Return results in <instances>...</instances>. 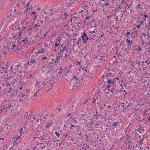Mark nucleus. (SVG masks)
Returning <instances> with one entry per match:
<instances>
[{
  "label": "nucleus",
  "instance_id": "f257e3e1",
  "mask_svg": "<svg viewBox=\"0 0 150 150\" xmlns=\"http://www.w3.org/2000/svg\"><path fill=\"white\" fill-rule=\"evenodd\" d=\"M40 85H39L38 86H39L40 88H41L40 89L42 91H45V88L46 87L47 88V84L45 82H39Z\"/></svg>",
  "mask_w": 150,
  "mask_h": 150
},
{
  "label": "nucleus",
  "instance_id": "f03ea898",
  "mask_svg": "<svg viewBox=\"0 0 150 150\" xmlns=\"http://www.w3.org/2000/svg\"><path fill=\"white\" fill-rule=\"evenodd\" d=\"M81 38H82V41L83 42L86 43L87 40H89V38L86 33L85 31L81 35Z\"/></svg>",
  "mask_w": 150,
  "mask_h": 150
},
{
  "label": "nucleus",
  "instance_id": "7ed1b4c3",
  "mask_svg": "<svg viewBox=\"0 0 150 150\" xmlns=\"http://www.w3.org/2000/svg\"><path fill=\"white\" fill-rule=\"evenodd\" d=\"M87 2L88 4V5L90 6L91 5L93 6V3H95V2H94L93 1L91 0H86L84 2V4Z\"/></svg>",
  "mask_w": 150,
  "mask_h": 150
},
{
  "label": "nucleus",
  "instance_id": "20e7f679",
  "mask_svg": "<svg viewBox=\"0 0 150 150\" xmlns=\"http://www.w3.org/2000/svg\"><path fill=\"white\" fill-rule=\"evenodd\" d=\"M29 64L30 66H32L33 65H36L37 64V62L36 61L35 59L34 60H30V61Z\"/></svg>",
  "mask_w": 150,
  "mask_h": 150
},
{
  "label": "nucleus",
  "instance_id": "39448f33",
  "mask_svg": "<svg viewBox=\"0 0 150 150\" xmlns=\"http://www.w3.org/2000/svg\"><path fill=\"white\" fill-rule=\"evenodd\" d=\"M54 64V63L52 62H50V63L48 64V68L50 70V69L52 68L53 67V64Z\"/></svg>",
  "mask_w": 150,
  "mask_h": 150
},
{
  "label": "nucleus",
  "instance_id": "423d86ee",
  "mask_svg": "<svg viewBox=\"0 0 150 150\" xmlns=\"http://www.w3.org/2000/svg\"><path fill=\"white\" fill-rule=\"evenodd\" d=\"M120 106H121V107L123 109H124L125 110H126V107H127V105L126 104L124 105V103H121L120 104Z\"/></svg>",
  "mask_w": 150,
  "mask_h": 150
},
{
  "label": "nucleus",
  "instance_id": "0eeeda50",
  "mask_svg": "<svg viewBox=\"0 0 150 150\" xmlns=\"http://www.w3.org/2000/svg\"><path fill=\"white\" fill-rule=\"evenodd\" d=\"M127 140L128 141V143L127 144L128 145V148L129 149L130 148V145L132 143V142L130 140V139L129 138H128L127 139Z\"/></svg>",
  "mask_w": 150,
  "mask_h": 150
},
{
  "label": "nucleus",
  "instance_id": "6e6552de",
  "mask_svg": "<svg viewBox=\"0 0 150 150\" xmlns=\"http://www.w3.org/2000/svg\"><path fill=\"white\" fill-rule=\"evenodd\" d=\"M26 126H23V127L20 130V132L21 133V134L22 133H24L25 129Z\"/></svg>",
  "mask_w": 150,
  "mask_h": 150
},
{
  "label": "nucleus",
  "instance_id": "1a4fd4ad",
  "mask_svg": "<svg viewBox=\"0 0 150 150\" xmlns=\"http://www.w3.org/2000/svg\"><path fill=\"white\" fill-rule=\"evenodd\" d=\"M119 123L120 122H114L112 126L113 127H116L120 125Z\"/></svg>",
  "mask_w": 150,
  "mask_h": 150
},
{
  "label": "nucleus",
  "instance_id": "9d476101",
  "mask_svg": "<svg viewBox=\"0 0 150 150\" xmlns=\"http://www.w3.org/2000/svg\"><path fill=\"white\" fill-rule=\"evenodd\" d=\"M81 112L82 114L81 118H83V120H84L85 119V118L84 117L86 115V114L85 112L83 111H82Z\"/></svg>",
  "mask_w": 150,
  "mask_h": 150
},
{
  "label": "nucleus",
  "instance_id": "9b49d317",
  "mask_svg": "<svg viewBox=\"0 0 150 150\" xmlns=\"http://www.w3.org/2000/svg\"><path fill=\"white\" fill-rule=\"evenodd\" d=\"M66 105L69 106V107H74L73 103H71L69 102H68L67 103Z\"/></svg>",
  "mask_w": 150,
  "mask_h": 150
},
{
  "label": "nucleus",
  "instance_id": "f8f14e48",
  "mask_svg": "<svg viewBox=\"0 0 150 150\" xmlns=\"http://www.w3.org/2000/svg\"><path fill=\"white\" fill-rule=\"evenodd\" d=\"M107 79L108 80L107 81V83H108V85H110L113 83L114 80H111L110 79H108V78H107Z\"/></svg>",
  "mask_w": 150,
  "mask_h": 150
},
{
  "label": "nucleus",
  "instance_id": "ddd939ff",
  "mask_svg": "<svg viewBox=\"0 0 150 150\" xmlns=\"http://www.w3.org/2000/svg\"><path fill=\"white\" fill-rule=\"evenodd\" d=\"M33 124L32 123L31 125L33 126L34 128L36 129L38 127H39V125L37 124V123L34 124L33 125Z\"/></svg>",
  "mask_w": 150,
  "mask_h": 150
},
{
  "label": "nucleus",
  "instance_id": "4468645a",
  "mask_svg": "<svg viewBox=\"0 0 150 150\" xmlns=\"http://www.w3.org/2000/svg\"><path fill=\"white\" fill-rule=\"evenodd\" d=\"M83 5H84L85 6V7L86 8H84V10H86V9H88V6H87V5H88V3L85 4H85L83 3Z\"/></svg>",
  "mask_w": 150,
  "mask_h": 150
},
{
  "label": "nucleus",
  "instance_id": "2eb2a0df",
  "mask_svg": "<svg viewBox=\"0 0 150 150\" xmlns=\"http://www.w3.org/2000/svg\"><path fill=\"white\" fill-rule=\"evenodd\" d=\"M72 120L73 121H71V122H72L73 124H74L75 123H76L77 122V121L75 120V118H73Z\"/></svg>",
  "mask_w": 150,
  "mask_h": 150
},
{
  "label": "nucleus",
  "instance_id": "dca6fc26",
  "mask_svg": "<svg viewBox=\"0 0 150 150\" xmlns=\"http://www.w3.org/2000/svg\"><path fill=\"white\" fill-rule=\"evenodd\" d=\"M62 57V56H59V55L58 54V56H57L56 58V60L57 61L58 60V59L60 58V57Z\"/></svg>",
  "mask_w": 150,
  "mask_h": 150
},
{
  "label": "nucleus",
  "instance_id": "f3484780",
  "mask_svg": "<svg viewBox=\"0 0 150 150\" xmlns=\"http://www.w3.org/2000/svg\"><path fill=\"white\" fill-rule=\"evenodd\" d=\"M44 52H45V51L43 49H41V50H40V51H39L38 52V53L39 54V53H43Z\"/></svg>",
  "mask_w": 150,
  "mask_h": 150
},
{
  "label": "nucleus",
  "instance_id": "a211bd4d",
  "mask_svg": "<svg viewBox=\"0 0 150 150\" xmlns=\"http://www.w3.org/2000/svg\"><path fill=\"white\" fill-rule=\"evenodd\" d=\"M60 51L59 52L58 54L59 55H60L61 54H62V53L64 51L62 50H61V49H60Z\"/></svg>",
  "mask_w": 150,
  "mask_h": 150
},
{
  "label": "nucleus",
  "instance_id": "6ab92c4d",
  "mask_svg": "<svg viewBox=\"0 0 150 150\" xmlns=\"http://www.w3.org/2000/svg\"><path fill=\"white\" fill-rule=\"evenodd\" d=\"M66 45H65V46L63 47V49L62 50L64 51H66L67 50V49H66Z\"/></svg>",
  "mask_w": 150,
  "mask_h": 150
},
{
  "label": "nucleus",
  "instance_id": "aec40b11",
  "mask_svg": "<svg viewBox=\"0 0 150 150\" xmlns=\"http://www.w3.org/2000/svg\"><path fill=\"white\" fill-rule=\"evenodd\" d=\"M64 17H62V19H65L66 17L68 15L67 13H64Z\"/></svg>",
  "mask_w": 150,
  "mask_h": 150
},
{
  "label": "nucleus",
  "instance_id": "412c9836",
  "mask_svg": "<svg viewBox=\"0 0 150 150\" xmlns=\"http://www.w3.org/2000/svg\"><path fill=\"white\" fill-rule=\"evenodd\" d=\"M55 134L58 137H59L60 135V134H59V133L57 132H56L55 133Z\"/></svg>",
  "mask_w": 150,
  "mask_h": 150
},
{
  "label": "nucleus",
  "instance_id": "4be33fe9",
  "mask_svg": "<svg viewBox=\"0 0 150 150\" xmlns=\"http://www.w3.org/2000/svg\"><path fill=\"white\" fill-rule=\"evenodd\" d=\"M127 41H126V42H127L128 43H132V41L130 42V40H129L128 39H127Z\"/></svg>",
  "mask_w": 150,
  "mask_h": 150
},
{
  "label": "nucleus",
  "instance_id": "5701e85b",
  "mask_svg": "<svg viewBox=\"0 0 150 150\" xmlns=\"http://www.w3.org/2000/svg\"><path fill=\"white\" fill-rule=\"evenodd\" d=\"M110 85H107V87L106 88V89H108V91H110V89H109V88L110 87Z\"/></svg>",
  "mask_w": 150,
  "mask_h": 150
},
{
  "label": "nucleus",
  "instance_id": "b1692460",
  "mask_svg": "<svg viewBox=\"0 0 150 150\" xmlns=\"http://www.w3.org/2000/svg\"><path fill=\"white\" fill-rule=\"evenodd\" d=\"M141 50V47H139V48H136L135 49H134V50L139 51H140Z\"/></svg>",
  "mask_w": 150,
  "mask_h": 150
},
{
  "label": "nucleus",
  "instance_id": "393cba45",
  "mask_svg": "<svg viewBox=\"0 0 150 150\" xmlns=\"http://www.w3.org/2000/svg\"><path fill=\"white\" fill-rule=\"evenodd\" d=\"M116 81H113V83H112V84L113 87H115V86L116 84L115 83V82Z\"/></svg>",
  "mask_w": 150,
  "mask_h": 150
},
{
  "label": "nucleus",
  "instance_id": "a878e982",
  "mask_svg": "<svg viewBox=\"0 0 150 150\" xmlns=\"http://www.w3.org/2000/svg\"><path fill=\"white\" fill-rule=\"evenodd\" d=\"M74 78H75L76 79V80H78L79 79V78L77 77H76V76H74L72 77V79H74Z\"/></svg>",
  "mask_w": 150,
  "mask_h": 150
},
{
  "label": "nucleus",
  "instance_id": "bb28decb",
  "mask_svg": "<svg viewBox=\"0 0 150 150\" xmlns=\"http://www.w3.org/2000/svg\"><path fill=\"white\" fill-rule=\"evenodd\" d=\"M47 59V57H42L41 59V61H42V60L46 59Z\"/></svg>",
  "mask_w": 150,
  "mask_h": 150
},
{
  "label": "nucleus",
  "instance_id": "cd10ccee",
  "mask_svg": "<svg viewBox=\"0 0 150 150\" xmlns=\"http://www.w3.org/2000/svg\"><path fill=\"white\" fill-rule=\"evenodd\" d=\"M45 136L44 135H43V136H41L40 137V139L41 140H43V139H45Z\"/></svg>",
  "mask_w": 150,
  "mask_h": 150
},
{
  "label": "nucleus",
  "instance_id": "c85d7f7f",
  "mask_svg": "<svg viewBox=\"0 0 150 150\" xmlns=\"http://www.w3.org/2000/svg\"><path fill=\"white\" fill-rule=\"evenodd\" d=\"M65 137L66 138H70V136H69V134H66L65 136Z\"/></svg>",
  "mask_w": 150,
  "mask_h": 150
},
{
  "label": "nucleus",
  "instance_id": "c756f323",
  "mask_svg": "<svg viewBox=\"0 0 150 150\" xmlns=\"http://www.w3.org/2000/svg\"><path fill=\"white\" fill-rule=\"evenodd\" d=\"M69 72V71H67L66 73H65V75L66 76H67L68 75V74Z\"/></svg>",
  "mask_w": 150,
  "mask_h": 150
},
{
  "label": "nucleus",
  "instance_id": "7c9ffc66",
  "mask_svg": "<svg viewBox=\"0 0 150 150\" xmlns=\"http://www.w3.org/2000/svg\"><path fill=\"white\" fill-rule=\"evenodd\" d=\"M16 46V45H12V48H10L12 50H13V48L15 47Z\"/></svg>",
  "mask_w": 150,
  "mask_h": 150
},
{
  "label": "nucleus",
  "instance_id": "2f4dec72",
  "mask_svg": "<svg viewBox=\"0 0 150 150\" xmlns=\"http://www.w3.org/2000/svg\"><path fill=\"white\" fill-rule=\"evenodd\" d=\"M122 6H120V5L119 6H118V9H119L120 8L121 9L122 8Z\"/></svg>",
  "mask_w": 150,
  "mask_h": 150
},
{
  "label": "nucleus",
  "instance_id": "473e14b6",
  "mask_svg": "<svg viewBox=\"0 0 150 150\" xmlns=\"http://www.w3.org/2000/svg\"><path fill=\"white\" fill-rule=\"evenodd\" d=\"M91 16H87L86 18V20H87V19H89L90 18H91Z\"/></svg>",
  "mask_w": 150,
  "mask_h": 150
},
{
  "label": "nucleus",
  "instance_id": "72a5a7b5",
  "mask_svg": "<svg viewBox=\"0 0 150 150\" xmlns=\"http://www.w3.org/2000/svg\"><path fill=\"white\" fill-rule=\"evenodd\" d=\"M103 58H104L105 59V57H100V58H99V60L101 59L102 60L103 59Z\"/></svg>",
  "mask_w": 150,
  "mask_h": 150
},
{
  "label": "nucleus",
  "instance_id": "f704fd0d",
  "mask_svg": "<svg viewBox=\"0 0 150 150\" xmlns=\"http://www.w3.org/2000/svg\"><path fill=\"white\" fill-rule=\"evenodd\" d=\"M59 45H61V46H59L58 47V49H61V47H63V46H62V45H61L60 43L59 44Z\"/></svg>",
  "mask_w": 150,
  "mask_h": 150
},
{
  "label": "nucleus",
  "instance_id": "c9c22d12",
  "mask_svg": "<svg viewBox=\"0 0 150 150\" xmlns=\"http://www.w3.org/2000/svg\"><path fill=\"white\" fill-rule=\"evenodd\" d=\"M81 38H80L78 40V42H77V44H78L79 41H81Z\"/></svg>",
  "mask_w": 150,
  "mask_h": 150
},
{
  "label": "nucleus",
  "instance_id": "e433bc0d",
  "mask_svg": "<svg viewBox=\"0 0 150 150\" xmlns=\"http://www.w3.org/2000/svg\"><path fill=\"white\" fill-rule=\"evenodd\" d=\"M40 26V25H37L36 24H35V25H34V26L33 27V28H34L35 27H37V26L38 27Z\"/></svg>",
  "mask_w": 150,
  "mask_h": 150
},
{
  "label": "nucleus",
  "instance_id": "4c0bfd02",
  "mask_svg": "<svg viewBox=\"0 0 150 150\" xmlns=\"http://www.w3.org/2000/svg\"><path fill=\"white\" fill-rule=\"evenodd\" d=\"M55 45L56 47H57L59 45V44L57 43L56 42L55 44Z\"/></svg>",
  "mask_w": 150,
  "mask_h": 150
},
{
  "label": "nucleus",
  "instance_id": "58836bf2",
  "mask_svg": "<svg viewBox=\"0 0 150 150\" xmlns=\"http://www.w3.org/2000/svg\"><path fill=\"white\" fill-rule=\"evenodd\" d=\"M19 33V34H18V35H19V37H20L21 36V35H22V34H21V32H19L18 33Z\"/></svg>",
  "mask_w": 150,
  "mask_h": 150
},
{
  "label": "nucleus",
  "instance_id": "ea45409f",
  "mask_svg": "<svg viewBox=\"0 0 150 150\" xmlns=\"http://www.w3.org/2000/svg\"><path fill=\"white\" fill-rule=\"evenodd\" d=\"M47 33H45L44 35V36L43 37H42V38H41V39H42V38L43 39H44L45 38V36H46L47 35Z\"/></svg>",
  "mask_w": 150,
  "mask_h": 150
},
{
  "label": "nucleus",
  "instance_id": "a19ab883",
  "mask_svg": "<svg viewBox=\"0 0 150 150\" xmlns=\"http://www.w3.org/2000/svg\"><path fill=\"white\" fill-rule=\"evenodd\" d=\"M93 33H96V31L95 30H94L93 32L91 31V32H90V33H91V34H92ZM89 33H88V34H89Z\"/></svg>",
  "mask_w": 150,
  "mask_h": 150
},
{
  "label": "nucleus",
  "instance_id": "79ce46f5",
  "mask_svg": "<svg viewBox=\"0 0 150 150\" xmlns=\"http://www.w3.org/2000/svg\"><path fill=\"white\" fill-rule=\"evenodd\" d=\"M109 75H110V76L111 77V74H110V73H108L106 75V76H108Z\"/></svg>",
  "mask_w": 150,
  "mask_h": 150
},
{
  "label": "nucleus",
  "instance_id": "37998d69",
  "mask_svg": "<svg viewBox=\"0 0 150 150\" xmlns=\"http://www.w3.org/2000/svg\"><path fill=\"white\" fill-rule=\"evenodd\" d=\"M109 4V3H108V2H107L106 3H105L104 4V5L105 6H106L108 5Z\"/></svg>",
  "mask_w": 150,
  "mask_h": 150
},
{
  "label": "nucleus",
  "instance_id": "c03bdc74",
  "mask_svg": "<svg viewBox=\"0 0 150 150\" xmlns=\"http://www.w3.org/2000/svg\"><path fill=\"white\" fill-rule=\"evenodd\" d=\"M111 89H112L111 90H110L111 92H114V91H113V90L114 89V88H112Z\"/></svg>",
  "mask_w": 150,
  "mask_h": 150
},
{
  "label": "nucleus",
  "instance_id": "a18cd8bd",
  "mask_svg": "<svg viewBox=\"0 0 150 150\" xmlns=\"http://www.w3.org/2000/svg\"><path fill=\"white\" fill-rule=\"evenodd\" d=\"M132 6V5L131 4H130L128 6V8H127V9H128L129 8V7H130V6Z\"/></svg>",
  "mask_w": 150,
  "mask_h": 150
},
{
  "label": "nucleus",
  "instance_id": "49530a36",
  "mask_svg": "<svg viewBox=\"0 0 150 150\" xmlns=\"http://www.w3.org/2000/svg\"><path fill=\"white\" fill-rule=\"evenodd\" d=\"M117 79V80H118L119 79V78L118 77H116L115 78L113 79Z\"/></svg>",
  "mask_w": 150,
  "mask_h": 150
},
{
  "label": "nucleus",
  "instance_id": "de8ad7c7",
  "mask_svg": "<svg viewBox=\"0 0 150 150\" xmlns=\"http://www.w3.org/2000/svg\"><path fill=\"white\" fill-rule=\"evenodd\" d=\"M20 102H23V99L21 98L19 100Z\"/></svg>",
  "mask_w": 150,
  "mask_h": 150
},
{
  "label": "nucleus",
  "instance_id": "09e8293b",
  "mask_svg": "<svg viewBox=\"0 0 150 150\" xmlns=\"http://www.w3.org/2000/svg\"><path fill=\"white\" fill-rule=\"evenodd\" d=\"M141 24H140L139 25H137V28H140V27L141 26Z\"/></svg>",
  "mask_w": 150,
  "mask_h": 150
},
{
  "label": "nucleus",
  "instance_id": "8fccbe9b",
  "mask_svg": "<svg viewBox=\"0 0 150 150\" xmlns=\"http://www.w3.org/2000/svg\"><path fill=\"white\" fill-rule=\"evenodd\" d=\"M81 63V62H77L76 64V65H77L78 64H80Z\"/></svg>",
  "mask_w": 150,
  "mask_h": 150
},
{
  "label": "nucleus",
  "instance_id": "3c124183",
  "mask_svg": "<svg viewBox=\"0 0 150 150\" xmlns=\"http://www.w3.org/2000/svg\"><path fill=\"white\" fill-rule=\"evenodd\" d=\"M25 92H28L29 91V90L28 89H26L25 90Z\"/></svg>",
  "mask_w": 150,
  "mask_h": 150
},
{
  "label": "nucleus",
  "instance_id": "603ef678",
  "mask_svg": "<svg viewBox=\"0 0 150 150\" xmlns=\"http://www.w3.org/2000/svg\"><path fill=\"white\" fill-rule=\"evenodd\" d=\"M98 11V10L97 9L94 10H93V12H97Z\"/></svg>",
  "mask_w": 150,
  "mask_h": 150
},
{
  "label": "nucleus",
  "instance_id": "864d4df0",
  "mask_svg": "<svg viewBox=\"0 0 150 150\" xmlns=\"http://www.w3.org/2000/svg\"><path fill=\"white\" fill-rule=\"evenodd\" d=\"M26 118H27V119H28V120H30V117H29V115L27 117H26Z\"/></svg>",
  "mask_w": 150,
  "mask_h": 150
},
{
  "label": "nucleus",
  "instance_id": "5fc2aeb1",
  "mask_svg": "<svg viewBox=\"0 0 150 150\" xmlns=\"http://www.w3.org/2000/svg\"><path fill=\"white\" fill-rule=\"evenodd\" d=\"M45 146H42L41 147V148L42 149H45Z\"/></svg>",
  "mask_w": 150,
  "mask_h": 150
},
{
  "label": "nucleus",
  "instance_id": "6e6d98bb",
  "mask_svg": "<svg viewBox=\"0 0 150 150\" xmlns=\"http://www.w3.org/2000/svg\"><path fill=\"white\" fill-rule=\"evenodd\" d=\"M96 99H94V100H93V101L92 102V103H95V102H96Z\"/></svg>",
  "mask_w": 150,
  "mask_h": 150
},
{
  "label": "nucleus",
  "instance_id": "4d7b16f0",
  "mask_svg": "<svg viewBox=\"0 0 150 150\" xmlns=\"http://www.w3.org/2000/svg\"><path fill=\"white\" fill-rule=\"evenodd\" d=\"M142 35H143L144 36H146V34H145V33H144L143 34H142Z\"/></svg>",
  "mask_w": 150,
  "mask_h": 150
},
{
  "label": "nucleus",
  "instance_id": "13d9d810",
  "mask_svg": "<svg viewBox=\"0 0 150 150\" xmlns=\"http://www.w3.org/2000/svg\"><path fill=\"white\" fill-rule=\"evenodd\" d=\"M69 139H70V140H71L73 141V139L72 138V137L71 136H70V138Z\"/></svg>",
  "mask_w": 150,
  "mask_h": 150
},
{
  "label": "nucleus",
  "instance_id": "bf43d9fd",
  "mask_svg": "<svg viewBox=\"0 0 150 150\" xmlns=\"http://www.w3.org/2000/svg\"><path fill=\"white\" fill-rule=\"evenodd\" d=\"M143 21H141V25H143Z\"/></svg>",
  "mask_w": 150,
  "mask_h": 150
},
{
  "label": "nucleus",
  "instance_id": "052dcab7",
  "mask_svg": "<svg viewBox=\"0 0 150 150\" xmlns=\"http://www.w3.org/2000/svg\"><path fill=\"white\" fill-rule=\"evenodd\" d=\"M140 5H141L139 4H138V5L137 6V7H138L139 8V6H140Z\"/></svg>",
  "mask_w": 150,
  "mask_h": 150
},
{
  "label": "nucleus",
  "instance_id": "680f3d73",
  "mask_svg": "<svg viewBox=\"0 0 150 150\" xmlns=\"http://www.w3.org/2000/svg\"><path fill=\"white\" fill-rule=\"evenodd\" d=\"M144 17H146H146H147L148 18H149V16H147L146 15H144Z\"/></svg>",
  "mask_w": 150,
  "mask_h": 150
},
{
  "label": "nucleus",
  "instance_id": "e2e57ef3",
  "mask_svg": "<svg viewBox=\"0 0 150 150\" xmlns=\"http://www.w3.org/2000/svg\"><path fill=\"white\" fill-rule=\"evenodd\" d=\"M7 68H5V70H4V72H6V71H7Z\"/></svg>",
  "mask_w": 150,
  "mask_h": 150
},
{
  "label": "nucleus",
  "instance_id": "0e129e2a",
  "mask_svg": "<svg viewBox=\"0 0 150 150\" xmlns=\"http://www.w3.org/2000/svg\"><path fill=\"white\" fill-rule=\"evenodd\" d=\"M130 33L129 32H127V33H126V34H127V35H129V34Z\"/></svg>",
  "mask_w": 150,
  "mask_h": 150
},
{
  "label": "nucleus",
  "instance_id": "69168bd1",
  "mask_svg": "<svg viewBox=\"0 0 150 150\" xmlns=\"http://www.w3.org/2000/svg\"><path fill=\"white\" fill-rule=\"evenodd\" d=\"M143 143V142H140L139 145H141V144H142Z\"/></svg>",
  "mask_w": 150,
  "mask_h": 150
},
{
  "label": "nucleus",
  "instance_id": "338daca9",
  "mask_svg": "<svg viewBox=\"0 0 150 150\" xmlns=\"http://www.w3.org/2000/svg\"><path fill=\"white\" fill-rule=\"evenodd\" d=\"M3 52L1 51H0V54H2L3 53Z\"/></svg>",
  "mask_w": 150,
  "mask_h": 150
},
{
  "label": "nucleus",
  "instance_id": "774afa93",
  "mask_svg": "<svg viewBox=\"0 0 150 150\" xmlns=\"http://www.w3.org/2000/svg\"><path fill=\"white\" fill-rule=\"evenodd\" d=\"M67 54H65V58H66L67 57Z\"/></svg>",
  "mask_w": 150,
  "mask_h": 150
}]
</instances>
